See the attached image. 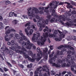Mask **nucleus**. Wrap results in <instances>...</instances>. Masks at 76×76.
<instances>
[{"label": "nucleus", "mask_w": 76, "mask_h": 76, "mask_svg": "<svg viewBox=\"0 0 76 76\" xmlns=\"http://www.w3.org/2000/svg\"><path fill=\"white\" fill-rule=\"evenodd\" d=\"M28 14L30 19H32V18L35 16V13L38 14L39 12L38 9L35 7H33L32 8L31 7L29 8L28 9Z\"/></svg>", "instance_id": "nucleus-1"}, {"label": "nucleus", "mask_w": 76, "mask_h": 76, "mask_svg": "<svg viewBox=\"0 0 76 76\" xmlns=\"http://www.w3.org/2000/svg\"><path fill=\"white\" fill-rule=\"evenodd\" d=\"M59 3V1H52V3H50V10H52V16H54V14L55 12V9H56L57 6H58V4Z\"/></svg>", "instance_id": "nucleus-2"}, {"label": "nucleus", "mask_w": 76, "mask_h": 76, "mask_svg": "<svg viewBox=\"0 0 76 76\" xmlns=\"http://www.w3.org/2000/svg\"><path fill=\"white\" fill-rule=\"evenodd\" d=\"M22 47H24L28 50L31 49V47H33L34 50H36V46H34V44L31 43L29 40H28L27 42L25 43L24 42H23L22 45Z\"/></svg>", "instance_id": "nucleus-3"}, {"label": "nucleus", "mask_w": 76, "mask_h": 76, "mask_svg": "<svg viewBox=\"0 0 76 76\" xmlns=\"http://www.w3.org/2000/svg\"><path fill=\"white\" fill-rule=\"evenodd\" d=\"M43 37H41L40 40L41 42L38 41L37 42V44L39 45H41L42 46L44 44V42L46 41V39H47V37H48V33H44L43 34Z\"/></svg>", "instance_id": "nucleus-4"}, {"label": "nucleus", "mask_w": 76, "mask_h": 76, "mask_svg": "<svg viewBox=\"0 0 76 76\" xmlns=\"http://www.w3.org/2000/svg\"><path fill=\"white\" fill-rule=\"evenodd\" d=\"M75 60V58L74 56H72L71 58V60H70L69 59L66 60L67 64H66V66L67 67H69L70 65L71 66V67H76V64L74 62V60Z\"/></svg>", "instance_id": "nucleus-5"}, {"label": "nucleus", "mask_w": 76, "mask_h": 76, "mask_svg": "<svg viewBox=\"0 0 76 76\" xmlns=\"http://www.w3.org/2000/svg\"><path fill=\"white\" fill-rule=\"evenodd\" d=\"M49 70H50L47 67V66L46 65L44 66L42 68V69L40 70V71H38L37 70L36 71H35L34 74L35 75H38V73L40 74L42 71L45 72H48V71H49Z\"/></svg>", "instance_id": "nucleus-6"}, {"label": "nucleus", "mask_w": 76, "mask_h": 76, "mask_svg": "<svg viewBox=\"0 0 76 76\" xmlns=\"http://www.w3.org/2000/svg\"><path fill=\"white\" fill-rule=\"evenodd\" d=\"M48 51V49L46 48L44 50H43V55L44 56V58L43 59H42L39 63V64H40L41 63H42V62H43V61L44 60V59H45V60H47V59L48 58V53H47Z\"/></svg>", "instance_id": "nucleus-7"}, {"label": "nucleus", "mask_w": 76, "mask_h": 76, "mask_svg": "<svg viewBox=\"0 0 76 76\" xmlns=\"http://www.w3.org/2000/svg\"><path fill=\"white\" fill-rule=\"evenodd\" d=\"M48 51V49L46 48L44 50H43V55L44 56V58L43 59H42L39 63V64H40L41 63H42V62H43V61L44 60V59H45V60H47V59L48 58V53H47Z\"/></svg>", "instance_id": "nucleus-8"}, {"label": "nucleus", "mask_w": 76, "mask_h": 76, "mask_svg": "<svg viewBox=\"0 0 76 76\" xmlns=\"http://www.w3.org/2000/svg\"><path fill=\"white\" fill-rule=\"evenodd\" d=\"M64 47V48H67V49H71V50H75V48H73V47H72L70 45H61L58 48V50H60L62 48H63Z\"/></svg>", "instance_id": "nucleus-9"}, {"label": "nucleus", "mask_w": 76, "mask_h": 76, "mask_svg": "<svg viewBox=\"0 0 76 76\" xmlns=\"http://www.w3.org/2000/svg\"><path fill=\"white\" fill-rule=\"evenodd\" d=\"M21 52L22 53H23V55L25 56V57L26 58H28L29 57V56H28L26 54V53L24 52L25 51H26V50L25 49V47L22 46V48H21Z\"/></svg>", "instance_id": "nucleus-10"}, {"label": "nucleus", "mask_w": 76, "mask_h": 76, "mask_svg": "<svg viewBox=\"0 0 76 76\" xmlns=\"http://www.w3.org/2000/svg\"><path fill=\"white\" fill-rule=\"evenodd\" d=\"M59 20L58 21L59 22H61V23H62L63 24H64V22L62 21V20L63 21H65V20H66V19H65V18L63 17V15H60L59 16Z\"/></svg>", "instance_id": "nucleus-11"}, {"label": "nucleus", "mask_w": 76, "mask_h": 76, "mask_svg": "<svg viewBox=\"0 0 76 76\" xmlns=\"http://www.w3.org/2000/svg\"><path fill=\"white\" fill-rule=\"evenodd\" d=\"M5 34L7 35L10 33V30L9 28V26H7L5 28Z\"/></svg>", "instance_id": "nucleus-12"}, {"label": "nucleus", "mask_w": 76, "mask_h": 76, "mask_svg": "<svg viewBox=\"0 0 76 76\" xmlns=\"http://www.w3.org/2000/svg\"><path fill=\"white\" fill-rule=\"evenodd\" d=\"M48 19H46L45 21L44 20H42V28H45V24H46V25H48Z\"/></svg>", "instance_id": "nucleus-13"}, {"label": "nucleus", "mask_w": 76, "mask_h": 76, "mask_svg": "<svg viewBox=\"0 0 76 76\" xmlns=\"http://www.w3.org/2000/svg\"><path fill=\"white\" fill-rule=\"evenodd\" d=\"M54 18H52L50 20L51 23H53L54 22H56L57 21V19L56 18L57 17V16L56 14H55L54 15H53Z\"/></svg>", "instance_id": "nucleus-14"}, {"label": "nucleus", "mask_w": 76, "mask_h": 76, "mask_svg": "<svg viewBox=\"0 0 76 76\" xmlns=\"http://www.w3.org/2000/svg\"><path fill=\"white\" fill-rule=\"evenodd\" d=\"M25 32L26 33V34H27V35H31L32 34V33L34 32V31L32 29H31L30 31L29 32V33H28V30H27V28L25 29Z\"/></svg>", "instance_id": "nucleus-15"}, {"label": "nucleus", "mask_w": 76, "mask_h": 76, "mask_svg": "<svg viewBox=\"0 0 76 76\" xmlns=\"http://www.w3.org/2000/svg\"><path fill=\"white\" fill-rule=\"evenodd\" d=\"M42 23H41V22L39 21H38L37 22V25L38 27H39V31H42L43 30V28H42Z\"/></svg>", "instance_id": "nucleus-16"}, {"label": "nucleus", "mask_w": 76, "mask_h": 76, "mask_svg": "<svg viewBox=\"0 0 76 76\" xmlns=\"http://www.w3.org/2000/svg\"><path fill=\"white\" fill-rule=\"evenodd\" d=\"M42 56V55L41 56V55H40V53H37V58H36L37 61H39L40 59L41 58Z\"/></svg>", "instance_id": "nucleus-17"}, {"label": "nucleus", "mask_w": 76, "mask_h": 76, "mask_svg": "<svg viewBox=\"0 0 76 76\" xmlns=\"http://www.w3.org/2000/svg\"><path fill=\"white\" fill-rule=\"evenodd\" d=\"M58 32H59V33H60V35L59 36L60 37L59 38L60 39V40H61V38H63L64 37H65V35L63 33H62V32L59 31H58Z\"/></svg>", "instance_id": "nucleus-18"}, {"label": "nucleus", "mask_w": 76, "mask_h": 76, "mask_svg": "<svg viewBox=\"0 0 76 76\" xmlns=\"http://www.w3.org/2000/svg\"><path fill=\"white\" fill-rule=\"evenodd\" d=\"M68 38L69 40H71L72 39H74L75 41H76V37L74 36H69L68 37Z\"/></svg>", "instance_id": "nucleus-19"}, {"label": "nucleus", "mask_w": 76, "mask_h": 76, "mask_svg": "<svg viewBox=\"0 0 76 76\" xmlns=\"http://www.w3.org/2000/svg\"><path fill=\"white\" fill-rule=\"evenodd\" d=\"M38 38V37H36V34H34L33 35V37L32 38V42H35V40H37Z\"/></svg>", "instance_id": "nucleus-20"}, {"label": "nucleus", "mask_w": 76, "mask_h": 76, "mask_svg": "<svg viewBox=\"0 0 76 76\" xmlns=\"http://www.w3.org/2000/svg\"><path fill=\"white\" fill-rule=\"evenodd\" d=\"M4 38L5 41H9L10 40L9 38V35H6Z\"/></svg>", "instance_id": "nucleus-21"}, {"label": "nucleus", "mask_w": 76, "mask_h": 76, "mask_svg": "<svg viewBox=\"0 0 76 76\" xmlns=\"http://www.w3.org/2000/svg\"><path fill=\"white\" fill-rule=\"evenodd\" d=\"M50 6L48 5L47 7H46L45 8V10H44L45 12H46V13H48V12L49 11L48 10V9L50 7Z\"/></svg>", "instance_id": "nucleus-22"}, {"label": "nucleus", "mask_w": 76, "mask_h": 76, "mask_svg": "<svg viewBox=\"0 0 76 76\" xmlns=\"http://www.w3.org/2000/svg\"><path fill=\"white\" fill-rule=\"evenodd\" d=\"M37 50L38 53H40V54L41 55V56H42V55H43V54H42V52L41 51V50H40V48H37Z\"/></svg>", "instance_id": "nucleus-23"}, {"label": "nucleus", "mask_w": 76, "mask_h": 76, "mask_svg": "<svg viewBox=\"0 0 76 76\" xmlns=\"http://www.w3.org/2000/svg\"><path fill=\"white\" fill-rule=\"evenodd\" d=\"M31 56L33 60H36L37 58V56L36 55V54H35L32 55Z\"/></svg>", "instance_id": "nucleus-24"}, {"label": "nucleus", "mask_w": 76, "mask_h": 76, "mask_svg": "<svg viewBox=\"0 0 76 76\" xmlns=\"http://www.w3.org/2000/svg\"><path fill=\"white\" fill-rule=\"evenodd\" d=\"M14 75H16V76H20V74H19V72H18L14 71L13 72Z\"/></svg>", "instance_id": "nucleus-25"}, {"label": "nucleus", "mask_w": 76, "mask_h": 76, "mask_svg": "<svg viewBox=\"0 0 76 76\" xmlns=\"http://www.w3.org/2000/svg\"><path fill=\"white\" fill-rule=\"evenodd\" d=\"M66 48H67V49H66ZM67 50H71L69 48V49H67V48H63L61 50L62 53H64V52H66V51H67Z\"/></svg>", "instance_id": "nucleus-26"}, {"label": "nucleus", "mask_w": 76, "mask_h": 76, "mask_svg": "<svg viewBox=\"0 0 76 76\" xmlns=\"http://www.w3.org/2000/svg\"><path fill=\"white\" fill-rule=\"evenodd\" d=\"M68 5L67 6V8H71L72 9L73 8V6L72 5H70V4L68 3Z\"/></svg>", "instance_id": "nucleus-27"}, {"label": "nucleus", "mask_w": 76, "mask_h": 76, "mask_svg": "<svg viewBox=\"0 0 76 76\" xmlns=\"http://www.w3.org/2000/svg\"><path fill=\"white\" fill-rule=\"evenodd\" d=\"M9 54L10 57H12L13 54V51L12 50H10L9 52Z\"/></svg>", "instance_id": "nucleus-28"}, {"label": "nucleus", "mask_w": 76, "mask_h": 76, "mask_svg": "<svg viewBox=\"0 0 76 76\" xmlns=\"http://www.w3.org/2000/svg\"><path fill=\"white\" fill-rule=\"evenodd\" d=\"M13 46H11V47L10 48V50H12L13 51L16 50V48L14 45H12Z\"/></svg>", "instance_id": "nucleus-29"}, {"label": "nucleus", "mask_w": 76, "mask_h": 76, "mask_svg": "<svg viewBox=\"0 0 76 76\" xmlns=\"http://www.w3.org/2000/svg\"><path fill=\"white\" fill-rule=\"evenodd\" d=\"M15 37L16 38H17L18 39H20V37L19 35V34H16L15 35Z\"/></svg>", "instance_id": "nucleus-30"}, {"label": "nucleus", "mask_w": 76, "mask_h": 76, "mask_svg": "<svg viewBox=\"0 0 76 76\" xmlns=\"http://www.w3.org/2000/svg\"><path fill=\"white\" fill-rule=\"evenodd\" d=\"M4 23L6 24H7V23H9L8 20L7 19H4Z\"/></svg>", "instance_id": "nucleus-31"}, {"label": "nucleus", "mask_w": 76, "mask_h": 76, "mask_svg": "<svg viewBox=\"0 0 76 76\" xmlns=\"http://www.w3.org/2000/svg\"><path fill=\"white\" fill-rule=\"evenodd\" d=\"M51 53L50 55H49V57L50 58H51L53 57V55L54 54L55 52L54 51H53L51 52Z\"/></svg>", "instance_id": "nucleus-32"}, {"label": "nucleus", "mask_w": 76, "mask_h": 76, "mask_svg": "<svg viewBox=\"0 0 76 76\" xmlns=\"http://www.w3.org/2000/svg\"><path fill=\"white\" fill-rule=\"evenodd\" d=\"M50 74L51 75H55L56 73L54 71H52L50 72Z\"/></svg>", "instance_id": "nucleus-33"}, {"label": "nucleus", "mask_w": 76, "mask_h": 76, "mask_svg": "<svg viewBox=\"0 0 76 76\" xmlns=\"http://www.w3.org/2000/svg\"><path fill=\"white\" fill-rule=\"evenodd\" d=\"M65 61H66V60H65V59H64V60H60L59 61V63H60V64H61V63H63V62H65Z\"/></svg>", "instance_id": "nucleus-34"}, {"label": "nucleus", "mask_w": 76, "mask_h": 76, "mask_svg": "<svg viewBox=\"0 0 76 76\" xmlns=\"http://www.w3.org/2000/svg\"><path fill=\"white\" fill-rule=\"evenodd\" d=\"M57 58V56L56 55H54L53 57L52 58V60H56V58Z\"/></svg>", "instance_id": "nucleus-35"}, {"label": "nucleus", "mask_w": 76, "mask_h": 76, "mask_svg": "<svg viewBox=\"0 0 76 76\" xmlns=\"http://www.w3.org/2000/svg\"><path fill=\"white\" fill-rule=\"evenodd\" d=\"M15 41L14 40H12L11 41V45L13 46L14 45H15Z\"/></svg>", "instance_id": "nucleus-36"}, {"label": "nucleus", "mask_w": 76, "mask_h": 76, "mask_svg": "<svg viewBox=\"0 0 76 76\" xmlns=\"http://www.w3.org/2000/svg\"><path fill=\"white\" fill-rule=\"evenodd\" d=\"M27 67L28 68H30V69H31V68H32V64L31 63L29 65H28L27 66Z\"/></svg>", "instance_id": "nucleus-37"}, {"label": "nucleus", "mask_w": 76, "mask_h": 76, "mask_svg": "<svg viewBox=\"0 0 76 76\" xmlns=\"http://www.w3.org/2000/svg\"><path fill=\"white\" fill-rule=\"evenodd\" d=\"M49 37L50 38H52V37H53V38H54V37H55L56 36L54 34H50Z\"/></svg>", "instance_id": "nucleus-38"}, {"label": "nucleus", "mask_w": 76, "mask_h": 76, "mask_svg": "<svg viewBox=\"0 0 76 76\" xmlns=\"http://www.w3.org/2000/svg\"><path fill=\"white\" fill-rule=\"evenodd\" d=\"M28 53L29 56H32V54H33V53H32V51H28Z\"/></svg>", "instance_id": "nucleus-39"}, {"label": "nucleus", "mask_w": 76, "mask_h": 76, "mask_svg": "<svg viewBox=\"0 0 76 76\" xmlns=\"http://www.w3.org/2000/svg\"><path fill=\"white\" fill-rule=\"evenodd\" d=\"M31 27L33 29H34L35 31H37V29L35 27L34 25H32L31 26Z\"/></svg>", "instance_id": "nucleus-40"}, {"label": "nucleus", "mask_w": 76, "mask_h": 76, "mask_svg": "<svg viewBox=\"0 0 76 76\" xmlns=\"http://www.w3.org/2000/svg\"><path fill=\"white\" fill-rule=\"evenodd\" d=\"M70 2L73 5V6H76V3H75V2L72 1H71Z\"/></svg>", "instance_id": "nucleus-41"}, {"label": "nucleus", "mask_w": 76, "mask_h": 76, "mask_svg": "<svg viewBox=\"0 0 76 76\" xmlns=\"http://www.w3.org/2000/svg\"><path fill=\"white\" fill-rule=\"evenodd\" d=\"M67 58H66V62H67V59H69V60L70 59V58H71V55L70 54H68L67 55Z\"/></svg>", "instance_id": "nucleus-42"}, {"label": "nucleus", "mask_w": 76, "mask_h": 76, "mask_svg": "<svg viewBox=\"0 0 76 76\" xmlns=\"http://www.w3.org/2000/svg\"><path fill=\"white\" fill-rule=\"evenodd\" d=\"M22 38H23V39H24L25 41H27L28 40V39L25 36H24L23 37H22Z\"/></svg>", "instance_id": "nucleus-43"}, {"label": "nucleus", "mask_w": 76, "mask_h": 76, "mask_svg": "<svg viewBox=\"0 0 76 76\" xmlns=\"http://www.w3.org/2000/svg\"><path fill=\"white\" fill-rule=\"evenodd\" d=\"M13 12H10L9 17H12L13 16Z\"/></svg>", "instance_id": "nucleus-44"}, {"label": "nucleus", "mask_w": 76, "mask_h": 76, "mask_svg": "<svg viewBox=\"0 0 76 76\" xmlns=\"http://www.w3.org/2000/svg\"><path fill=\"white\" fill-rule=\"evenodd\" d=\"M52 15H48L47 16V18H48V19H51V17H52V16H53Z\"/></svg>", "instance_id": "nucleus-45"}, {"label": "nucleus", "mask_w": 76, "mask_h": 76, "mask_svg": "<svg viewBox=\"0 0 76 76\" xmlns=\"http://www.w3.org/2000/svg\"><path fill=\"white\" fill-rule=\"evenodd\" d=\"M10 2L9 1H5V4L7 5V4H10Z\"/></svg>", "instance_id": "nucleus-46"}, {"label": "nucleus", "mask_w": 76, "mask_h": 76, "mask_svg": "<svg viewBox=\"0 0 76 76\" xmlns=\"http://www.w3.org/2000/svg\"><path fill=\"white\" fill-rule=\"evenodd\" d=\"M3 18L2 17V14H0V21H2L3 20Z\"/></svg>", "instance_id": "nucleus-47"}, {"label": "nucleus", "mask_w": 76, "mask_h": 76, "mask_svg": "<svg viewBox=\"0 0 76 76\" xmlns=\"http://www.w3.org/2000/svg\"><path fill=\"white\" fill-rule=\"evenodd\" d=\"M22 17L24 19H28V17L27 16V15H23L22 16Z\"/></svg>", "instance_id": "nucleus-48"}, {"label": "nucleus", "mask_w": 76, "mask_h": 76, "mask_svg": "<svg viewBox=\"0 0 76 76\" xmlns=\"http://www.w3.org/2000/svg\"><path fill=\"white\" fill-rule=\"evenodd\" d=\"M39 9L40 10H44V7H39Z\"/></svg>", "instance_id": "nucleus-49"}, {"label": "nucleus", "mask_w": 76, "mask_h": 76, "mask_svg": "<svg viewBox=\"0 0 76 76\" xmlns=\"http://www.w3.org/2000/svg\"><path fill=\"white\" fill-rule=\"evenodd\" d=\"M15 48L16 49H17L18 50H20V49H21V47H20V46H16Z\"/></svg>", "instance_id": "nucleus-50"}, {"label": "nucleus", "mask_w": 76, "mask_h": 76, "mask_svg": "<svg viewBox=\"0 0 76 76\" xmlns=\"http://www.w3.org/2000/svg\"><path fill=\"white\" fill-rule=\"evenodd\" d=\"M6 63L8 64V65L9 67H12V65L9 62H8V61H7Z\"/></svg>", "instance_id": "nucleus-51"}, {"label": "nucleus", "mask_w": 76, "mask_h": 76, "mask_svg": "<svg viewBox=\"0 0 76 76\" xmlns=\"http://www.w3.org/2000/svg\"><path fill=\"white\" fill-rule=\"evenodd\" d=\"M27 58L28 59V60H31V61H34V60H33V59H32V58H30L29 56Z\"/></svg>", "instance_id": "nucleus-52"}, {"label": "nucleus", "mask_w": 76, "mask_h": 76, "mask_svg": "<svg viewBox=\"0 0 76 76\" xmlns=\"http://www.w3.org/2000/svg\"><path fill=\"white\" fill-rule=\"evenodd\" d=\"M9 37L10 38H12L13 37V34H10Z\"/></svg>", "instance_id": "nucleus-53"}, {"label": "nucleus", "mask_w": 76, "mask_h": 76, "mask_svg": "<svg viewBox=\"0 0 76 76\" xmlns=\"http://www.w3.org/2000/svg\"><path fill=\"white\" fill-rule=\"evenodd\" d=\"M31 25V23H28L25 25V26H30Z\"/></svg>", "instance_id": "nucleus-54"}, {"label": "nucleus", "mask_w": 76, "mask_h": 76, "mask_svg": "<svg viewBox=\"0 0 76 76\" xmlns=\"http://www.w3.org/2000/svg\"><path fill=\"white\" fill-rule=\"evenodd\" d=\"M66 65V63H64L63 64H62L61 66L63 67H64Z\"/></svg>", "instance_id": "nucleus-55"}, {"label": "nucleus", "mask_w": 76, "mask_h": 76, "mask_svg": "<svg viewBox=\"0 0 76 76\" xmlns=\"http://www.w3.org/2000/svg\"><path fill=\"white\" fill-rule=\"evenodd\" d=\"M12 22L14 25H16V24H17V22L16 20H14Z\"/></svg>", "instance_id": "nucleus-56"}, {"label": "nucleus", "mask_w": 76, "mask_h": 76, "mask_svg": "<svg viewBox=\"0 0 76 76\" xmlns=\"http://www.w3.org/2000/svg\"><path fill=\"white\" fill-rule=\"evenodd\" d=\"M60 65L59 64H56L55 66L56 67H60Z\"/></svg>", "instance_id": "nucleus-57"}, {"label": "nucleus", "mask_w": 76, "mask_h": 76, "mask_svg": "<svg viewBox=\"0 0 76 76\" xmlns=\"http://www.w3.org/2000/svg\"><path fill=\"white\" fill-rule=\"evenodd\" d=\"M3 70H4L5 72H7V71H8V69H7V68L5 67H3Z\"/></svg>", "instance_id": "nucleus-58"}, {"label": "nucleus", "mask_w": 76, "mask_h": 76, "mask_svg": "<svg viewBox=\"0 0 76 76\" xmlns=\"http://www.w3.org/2000/svg\"><path fill=\"white\" fill-rule=\"evenodd\" d=\"M36 35L39 37H40V33L38 32L36 34Z\"/></svg>", "instance_id": "nucleus-59"}, {"label": "nucleus", "mask_w": 76, "mask_h": 76, "mask_svg": "<svg viewBox=\"0 0 76 76\" xmlns=\"http://www.w3.org/2000/svg\"><path fill=\"white\" fill-rule=\"evenodd\" d=\"M41 68H42V67L41 66H39L38 68L37 69V71H40L39 69H41Z\"/></svg>", "instance_id": "nucleus-60"}, {"label": "nucleus", "mask_w": 76, "mask_h": 76, "mask_svg": "<svg viewBox=\"0 0 76 76\" xmlns=\"http://www.w3.org/2000/svg\"><path fill=\"white\" fill-rule=\"evenodd\" d=\"M67 73L68 74V75H69V76H72V72H68Z\"/></svg>", "instance_id": "nucleus-61"}, {"label": "nucleus", "mask_w": 76, "mask_h": 76, "mask_svg": "<svg viewBox=\"0 0 76 76\" xmlns=\"http://www.w3.org/2000/svg\"><path fill=\"white\" fill-rule=\"evenodd\" d=\"M0 57H1V59L2 60H4V58L3 57V56L1 54H0Z\"/></svg>", "instance_id": "nucleus-62"}, {"label": "nucleus", "mask_w": 76, "mask_h": 76, "mask_svg": "<svg viewBox=\"0 0 76 76\" xmlns=\"http://www.w3.org/2000/svg\"><path fill=\"white\" fill-rule=\"evenodd\" d=\"M14 45L15 48L16 47L19 46L18 45V43H15Z\"/></svg>", "instance_id": "nucleus-63"}, {"label": "nucleus", "mask_w": 76, "mask_h": 76, "mask_svg": "<svg viewBox=\"0 0 76 76\" xmlns=\"http://www.w3.org/2000/svg\"><path fill=\"white\" fill-rule=\"evenodd\" d=\"M19 66H20V67L22 68V69H23L24 68V66L23 64H20L19 65Z\"/></svg>", "instance_id": "nucleus-64"}]
</instances>
